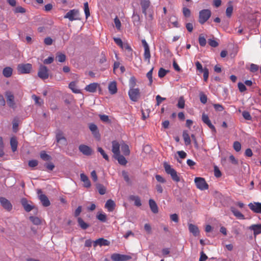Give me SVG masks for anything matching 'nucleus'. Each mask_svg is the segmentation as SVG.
Here are the masks:
<instances>
[{
	"label": "nucleus",
	"mask_w": 261,
	"mask_h": 261,
	"mask_svg": "<svg viewBox=\"0 0 261 261\" xmlns=\"http://www.w3.org/2000/svg\"><path fill=\"white\" fill-rule=\"evenodd\" d=\"M54 58L53 57H49L47 59H45L43 61L44 64H49L53 62Z\"/></svg>",
	"instance_id": "69168bd1"
},
{
	"label": "nucleus",
	"mask_w": 261,
	"mask_h": 261,
	"mask_svg": "<svg viewBox=\"0 0 261 261\" xmlns=\"http://www.w3.org/2000/svg\"><path fill=\"white\" fill-rule=\"evenodd\" d=\"M177 107L178 108L183 109L185 107V100L183 97H180L178 101Z\"/></svg>",
	"instance_id": "8fccbe9b"
},
{
	"label": "nucleus",
	"mask_w": 261,
	"mask_h": 261,
	"mask_svg": "<svg viewBox=\"0 0 261 261\" xmlns=\"http://www.w3.org/2000/svg\"><path fill=\"white\" fill-rule=\"evenodd\" d=\"M77 222L79 226L83 229H86L89 226V224L85 222L80 217L77 218Z\"/></svg>",
	"instance_id": "c9c22d12"
},
{
	"label": "nucleus",
	"mask_w": 261,
	"mask_h": 261,
	"mask_svg": "<svg viewBox=\"0 0 261 261\" xmlns=\"http://www.w3.org/2000/svg\"><path fill=\"white\" fill-rule=\"evenodd\" d=\"M242 115L244 119L247 120H250L252 118L250 113L247 111L243 112Z\"/></svg>",
	"instance_id": "052dcab7"
},
{
	"label": "nucleus",
	"mask_w": 261,
	"mask_h": 261,
	"mask_svg": "<svg viewBox=\"0 0 261 261\" xmlns=\"http://www.w3.org/2000/svg\"><path fill=\"white\" fill-rule=\"evenodd\" d=\"M202 121L205 123L211 129V130L214 132H216V129L215 127L212 124L211 120H210L208 116L207 115L203 113L202 115Z\"/></svg>",
	"instance_id": "ddd939ff"
},
{
	"label": "nucleus",
	"mask_w": 261,
	"mask_h": 261,
	"mask_svg": "<svg viewBox=\"0 0 261 261\" xmlns=\"http://www.w3.org/2000/svg\"><path fill=\"white\" fill-rule=\"evenodd\" d=\"M156 106H159L163 101L166 100V98L162 97L160 95H158L156 96Z\"/></svg>",
	"instance_id": "4d7b16f0"
},
{
	"label": "nucleus",
	"mask_w": 261,
	"mask_h": 261,
	"mask_svg": "<svg viewBox=\"0 0 261 261\" xmlns=\"http://www.w3.org/2000/svg\"><path fill=\"white\" fill-rule=\"evenodd\" d=\"M0 202L3 208L7 211H10L12 210V205L11 204V202L6 198L1 197Z\"/></svg>",
	"instance_id": "9b49d317"
},
{
	"label": "nucleus",
	"mask_w": 261,
	"mask_h": 261,
	"mask_svg": "<svg viewBox=\"0 0 261 261\" xmlns=\"http://www.w3.org/2000/svg\"><path fill=\"white\" fill-rule=\"evenodd\" d=\"M200 100L201 103L205 104L207 102V96L203 92H200L199 94Z\"/></svg>",
	"instance_id": "09e8293b"
},
{
	"label": "nucleus",
	"mask_w": 261,
	"mask_h": 261,
	"mask_svg": "<svg viewBox=\"0 0 261 261\" xmlns=\"http://www.w3.org/2000/svg\"><path fill=\"white\" fill-rule=\"evenodd\" d=\"M112 151L113 152L114 156L120 154V145L116 141H113L112 142Z\"/></svg>",
	"instance_id": "a211bd4d"
},
{
	"label": "nucleus",
	"mask_w": 261,
	"mask_h": 261,
	"mask_svg": "<svg viewBox=\"0 0 261 261\" xmlns=\"http://www.w3.org/2000/svg\"><path fill=\"white\" fill-rule=\"evenodd\" d=\"M81 180L84 183V187L89 188L91 186V182L88 176L84 173L80 174Z\"/></svg>",
	"instance_id": "6ab92c4d"
},
{
	"label": "nucleus",
	"mask_w": 261,
	"mask_h": 261,
	"mask_svg": "<svg viewBox=\"0 0 261 261\" xmlns=\"http://www.w3.org/2000/svg\"><path fill=\"white\" fill-rule=\"evenodd\" d=\"M250 209L254 213L261 214V203L254 202L248 204Z\"/></svg>",
	"instance_id": "f8f14e48"
},
{
	"label": "nucleus",
	"mask_w": 261,
	"mask_h": 261,
	"mask_svg": "<svg viewBox=\"0 0 261 261\" xmlns=\"http://www.w3.org/2000/svg\"><path fill=\"white\" fill-rule=\"evenodd\" d=\"M208 43L210 46L214 47H217L218 45V43L213 39H209L208 40Z\"/></svg>",
	"instance_id": "0e129e2a"
},
{
	"label": "nucleus",
	"mask_w": 261,
	"mask_h": 261,
	"mask_svg": "<svg viewBox=\"0 0 261 261\" xmlns=\"http://www.w3.org/2000/svg\"><path fill=\"white\" fill-rule=\"evenodd\" d=\"M64 17L68 18L71 21L80 20L79 11L76 9L70 10L66 14Z\"/></svg>",
	"instance_id": "20e7f679"
},
{
	"label": "nucleus",
	"mask_w": 261,
	"mask_h": 261,
	"mask_svg": "<svg viewBox=\"0 0 261 261\" xmlns=\"http://www.w3.org/2000/svg\"><path fill=\"white\" fill-rule=\"evenodd\" d=\"M142 43L144 48V58L145 60H147L148 62H150V53L148 44L145 39L142 40Z\"/></svg>",
	"instance_id": "1a4fd4ad"
},
{
	"label": "nucleus",
	"mask_w": 261,
	"mask_h": 261,
	"mask_svg": "<svg viewBox=\"0 0 261 261\" xmlns=\"http://www.w3.org/2000/svg\"><path fill=\"white\" fill-rule=\"evenodd\" d=\"M13 69L11 67H5L3 70V74L6 77H9L12 74Z\"/></svg>",
	"instance_id": "cd10ccee"
},
{
	"label": "nucleus",
	"mask_w": 261,
	"mask_h": 261,
	"mask_svg": "<svg viewBox=\"0 0 261 261\" xmlns=\"http://www.w3.org/2000/svg\"><path fill=\"white\" fill-rule=\"evenodd\" d=\"M97 218L100 221L105 222L107 221V215L104 213H99L97 215Z\"/></svg>",
	"instance_id": "c03bdc74"
},
{
	"label": "nucleus",
	"mask_w": 261,
	"mask_h": 261,
	"mask_svg": "<svg viewBox=\"0 0 261 261\" xmlns=\"http://www.w3.org/2000/svg\"><path fill=\"white\" fill-rule=\"evenodd\" d=\"M249 229L253 231L255 237L261 233V224H253L249 226Z\"/></svg>",
	"instance_id": "f3484780"
},
{
	"label": "nucleus",
	"mask_w": 261,
	"mask_h": 261,
	"mask_svg": "<svg viewBox=\"0 0 261 261\" xmlns=\"http://www.w3.org/2000/svg\"><path fill=\"white\" fill-rule=\"evenodd\" d=\"M39 199L40 200L42 205L44 206H48L50 204V201L47 196L44 194H41L39 196Z\"/></svg>",
	"instance_id": "412c9836"
},
{
	"label": "nucleus",
	"mask_w": 261,
	"mask_h": 261,
	"mask_svg": "<svg viewBox=\"0 0 261 261\" xmlns=\"http://www.w3.org/2000/svg\"><path fill=\"white\" fill-rule=\"evenodd\" d=\"M198 41L200 45L201 46H204L206 44V40L205 38L201 35H200L199 37Z\"/></svg>",
	"instance_id": "de8ad7c7"
},
{
	"label": "nucleus",
	"mask_w": 261,
	"mask_h": 261,
	"mask_svg": "<svg viewBox=\"0 0 261 261\" xmlns=\"http://www.w3.org/2000/svg\"><path fill=\"white\" fill-rule=\"evenodd\" d=\"M233 147L234 149L237 152H238V151H240L241 149V144L238 141H235L233 143Z\"/></svg>",
	"instance_id": "3c124183"
},
{
	"label": "nucleus",
	"mask_w": 261,
	"mask_h": 261,
	"mask_svg": "<svg viewBox=\"0 0 261 261\" xmlns=\"http://www.w3.org/2000/svg\"><path fill=\"white\" fill-rule=\"evenodd\" d=\"M167 72V70H166L163 68H161L159 71L158 75L160 78H162L166 75Z\"/></svg>",
	"instance_id": "864d4df0"
},
{
	"label": "nucleus",
	"mask_w": 261,
	"mask_h": 261,
	"mask_svg": "<svg viewBox=\"0 0 261 261\" xmlns=\"http://www.w3.org/2000/svg\"><path fill=\"white\" fill-rule=\"evenodd\" d=\"M231 211L232 212L233 214L238 219H244V216L238 210H236L234 208H231Z\"/></svg>",
	"instance_id": "7c9ffc66"
},
{
	"label": "nucleus",
	"mask_w": 261,
	"mask_h": 261,
	"mask_svg": "<svg viewBox=\"0 0 261 261\" xmlns=\"http://www.w3.org/2000/svg\"><path fill=\"white\" fill-rule=\"evenodd\" d=\"M110 243L107 240L104 239L103 238H99L93 242V246L94 247L97 246H109Z\"/></svg>",
	"instance_id": "2eb2a0df"
},
{
	"label": "nucleus",
	"mask_w": 261,
	"mask_h": 261,
	"mask_svg": "<svg viewBox=\"0 0 261 261\" xmlns=\"http://www.w3.org/2000/svg\"><path fill=\"white\" fill-rule=\"evenodd\" d=\"M22 204L25 211L29 212H30L33 208V206L29 204L25 199L22 200Z\"/></svg>",
	"instance_id": "473e14b6"
},
{
	"label": "nucleus",
	"mask_w": 261,
	"mask_h": 261,
	"mask_svg": "<svg viewBox=\"0 0 261 261\" xmlns=\"http://www.w3.org/2000/svg\"><path fill=\"white\" fill-rule=\"evenodd\" d=\"M212 15L209 9H203L200 11L199 13V22L203 24L210 18Z\"/></svg>",
	"instance_id": "f03ea898"
},
{
	"label": "nucleus",
	"mask_w": 261,
	"mask_h": 261,
	"mask_svg": "<svg viewBox=\"0 0 261 261\" xmlns=\"http://www.w3.org/2000/svg\"><path fill=\"white\" fill-rule=\"evenodd\" d=\"M189 229L190 232L192 233L194 236H197L199 233L198 228L194 224H189Z\"/></svg>",
	"instance_id": "393cba45"
},
{
	"label": "nucleus",
	"mask_w": 261,
	"mask_h": 261,
	"mask_svg": "<svg viewBox=\"0 0 261 261\" xmlns=\"http://www.w3.org/2000/svg\"><path fill=\"white\" fill-rule=\"evenodd\" d=\"M97 151L101 154V155L106 160L109 161L108 155L106 153L105 151L101 147H98L97 148Z\"/></svg>",
	"instance_id": "49530a36"
},
{
	"label": "nucleus",
	"mask_w": 261,
	"mask_h": 261,
	"mask_svg": "<svg viewBox=\"0 0 261 261\" xmlns=\"http://www.w3.org/2000/svg\"><path fill=\"white\" fill-rule=\"evenodd\" d=\"M195 66L196 67L197 70L200 73H202L203 72L204 69H203L201 64L199 61H197L195 63Z\"/></svg>",
	"instance_id": "680f3d73"
},
{
	"label": "nucleus",
	"mask_w": 261,
	"mask_h": 261,
	"mask_svg": "<svg viewBox=\"0 0 261 261\" xmlns=\"http://www.w3.org/2000/svg\"><path fill=\"white\" fill-rule=\"evenodd\" d=\"M84 12L85 13L86 17L87 18L90 15V11L89 9L88 3L85 2L84 4Z\"/></svg>",
	"instance_id": "37998d69"
},
{
	"label": "nucleus",
	"mask_w": 261,
	"mask_h": 261,
	"mask_svg": "<svg viewBox=\"0 0 261 261\" xmlns=\"http://www.w3.org/2000/svg\"><path fill=\"white\" fill-rule=\"evenodd\" d=\"M108 89H109V92L111 94H115L117 91V85H116V82H115V81L111 82L109 84Z\"/></svg>",
	"instance_id": "4be33fe9"
},
{
	"label": "nucleus",
	"mask_w": 261,
	"mask_h": 261,
	"mask_svg": "<svg viewBox=\"0 0 261 261\" xmlns=\"http://www.w3.org/2000/svg\"><path fill=\"white\" fill-rule=\"evenodd\" d=\"M131 257L128 255L114 253L111 255V259L113 261H126L130 259Z\"/></svg>",
	"instance_id": "6e6552de"
},
{
	"label": "nucleus",
	"mask_w": 261,
	"mask_h": 261,
	"mask_svg": "<svg viewBox=\"0 0 261 261\" xmlns=\"http://www.w3.org/2000/svg\"><path fill=\"white\" fill-rule=\"evenodd\" d=\"M18 142L15 137H12L10 139V145L12 150L15 152L17 150Z\"/></svg>",
	"instance_id": "c85d7f7f"
},
{
	"label": "nucleus",
	"mask_w": 261,
	"mask_h": 261,
	"mask_svg": "<svg viewBox=\"0 0 261 261\" xmlns=\"http://www.w3.org/2000/svg\"><path fill=\"white\" fill-rule=\"evenodd\" d=\"M132 19H133V23L135 25L138 26L140 24V23H141L140 17L139 15L138 14H137V13H136L135 11H134V13H133V14L132 16Z\"/></svg>",
	"instance_id": "bb28decb"
},
{
	"label": "nucleus",
	"mask_w": 261,
	"mask_h": 261,
	"mask_svg": "<svg viewBox=\"0 0 261 261\" xmlns=\"http://www.w3.org/2000/svg\"><path fill=\"white\" fill-rule=\"evenodd\" d=\"M184 15L186 17H189L191 15V11L187 8L184 7L182 9Z\"/></svg>",
	"instance_id": "6e6d98bb"
},
{
	"label": "nucleus",
	"mask_w": 261,
	"mask_h": 261,
	"mask_svg": "<svg viewBox=\"0 0 261 261\" xmlns=\"http://www.w3.org/2000/svg\"><path fill=\"white\" fill-rule=\"evenodd\" d=\"M7 101L8 105L12 108L15 107L14 97L11 92L6 93Z\"/></svg>",
	"instance_id": "dca6fc26"
},
{
	"label": "nucleus",
	"mask_w": 261,
	"mask_h": 261,
	"mask_svg": "<svg viewBox=\"0 0 261 261\" xmlns=\"http://www.w3.org/2000/svg\"><path fill=\"white\" fill-rule=\"evenodd\" d=\"M30 220L35 225H39L41 223L40 219L37 217L31 216L30 217Z\"/></svg>",
	"instance_id": "79ce46f5"
},
{
	"label": "nucleus",
	"mask_w": 261,
	"mask_h": 261,
	"mask_svg": "<svg viewBox=\"0 0 261 261\" xmlns=\"http://www.w3.org/2000/svg\"><path fill=\"white\" fill-rule=\"evenodd\" d=\"M56 58L59 62H64L66 60V56L61 53H58Z\"/></svg>",
	"instance_id": "4c0bfd02"
},
{
	"label": "nucleus",
	"mask_w": 261,
	"mask_h": 261,
	"mask_svg": "<svg viewBox=\"0 0 261 261\" xmlns=\"http://www.w3.org/2000/svg\"><path fill=\"white\" fill-rule=\"evenodd\" d=\"M37 74L40 79L43 80H46L49 77V70L45 65L40 64Z\"/></svg>",
	"instance_id": "7ed1b4c3"
},
{
	"label": "nucleus",
	"mask_w": 261,
	"mask_h": 261,
	"mask_svg": "<svg viewBox=\"0 0 261 261\" xmlns=\"http://www.w3.org/2000/svg\"><path fill=\"white\" fill-rule=\"evenodd\" d=\"M238 88L240 92H243L246 90V86L243 83L240 82L238 83Z\"/></svg>",
	"instance_id": "774afa93"
},
{
	"label": "nucleus",
	"mask_w": 261,
	"mask_h": 261,
	"mask_svg": "<svg viewBox=\"0 0 261 261\" xmlns=\"http://www.w3.org/2000/svg\"><path fill=\"white\" fill-rule=\"evenodd\" d=\"M258 70V66L254 64H251L250 65V70L252 72H255Z\"/></svg>",
	"instance_id": "e2e57ef3"
},
{
	"label": "nucleus",
	"mask_w": 261,
	"mask_h": 261,
	"mask_svg": "<svg viewBox=\"0 0 261 261\" xmlns=\"http://www.w3.org/2000/svg\"><path fill=\"white\" fill-rule=\"evenodd\" d=\"M146 19L148 21H151L153 19V12L150 10L147 12L146 16H145Z\"/></svg>",
	"instance_id": "5fc2aeb1"
},
{
	"label": "nucleus",
	"mask_w": 261,
	"mask_h": 261,
	"mask_svg": "<svg viewBox=\"0 0 261 261\" xmlns=\"http://www.w3.org/2000/svg\"><path fill=\"white\" fill-rule=\"evenodd\" d=\"M136 85V79L134 76H132L129 80L128 86L129 89L135 88Z\"/></svg>",
	"instance_id": "58836bf2"
},
{
	"label": "nucleus",
	"mask_w": 261,
	"mask_h": 261,
	"mask_svg": "<svg viewBox=\"0 0 261 261\" xmlns=\"http://www.w3.org/2000/svg\"><path fill=\"white\" fill-rule=\"evenodd\" d=\"M69 88L75 93H79L80 92V90L77 88L75 82H71L69 84Z\"/></svg>",
	"instance_id": "f704fd0d"
},
{
	"label": "nucleus",
	"mask_w": 261,
	"mask_h": 261,
	"mask_svg": "<svg viewBox=\"0 0 261 261\" xmlns=\"http://www.w3.org/2000/svg\"><path fill=\"white\" fill-rule=\"evenodd\" d=\"M79 150L85 155H90L92 153V149L88 146L82 144L79 147Z\"/></svg>",
	"instance_id": "9d476101"
},
{
	"label": "nucleus",
	"mask_w": 261,
	"mask_h": 261,
	"mask_svg": "<svg viewBox=\"0 0 261 261\" xmlns=\"http://www.w3.org/2000/svg\"><path fill=\"white\" fill-rule=\"evenodd\" d=\"M115 207V203L113 200L109 199L105 204V208H106L109 212H112Z\"/></svg>",
	"instance_id": "aec40b11"
},
{
	"label": "nucleus",
	"mask_w": 261,
	"mask_h": 261,
	"mask_svg": "<svg viewBox=\"0 0 261 261\" xmlns=\"http://www.w3.org/2000/svg\"><path fill=\"white\" fill-rule=\"evenodd\" d=\"M149 205L151 211L153 213L156 214L158 213V207L154 200L151 199H149Z\"/></svg>",
	"instance_id": "5701e85b"
},
{
	"label": "nucleus",
	"mask_w": 261,
	"mask_h": 261,
	"mask_svg": "<svg viewBox=\"0 0 261 261\" xmlns=\"http://www.w3.org/2000/svg\"><path fill=\"white\" fill-rule=\"evenodd\" d=\"M32 66L31 64H22L18 65L17 70L19 73H29L31 71Z\"/></svg>",
	"instance_id": "0eeeda50"
},
{
	"label": "nucleus",
	"mask_w": 261,
	"mask_h": 261,
	"mask_svg": "<svg viewBox=\"0 0 261 261\" xmlns=\"http://www.w3.org/2000/svg\"><path fill=\"white\" fill-rule=\"evenodd\" d=\"M194 181L197 188L201 190H207L208 188V186L203 178L196 177Z\"/></svg>",
	"instance_id": "423d86ee"
},
{
	"label": "nucleus",
	"mask_w": 261,
	"mask_h": 261,
	"mask_svg": "<svg viewBox=\"0 0 261 261\" xmlns=\"http://www.w3.org/2000/svg\"><path fill=\"white\" fill-rule=\"evenodd\" d=\"M121 149L122 152L124 155H127L129 154L130 151L129 147L127 145L125 144H122L121 146Z\"/></svg>",
	"instance_id": "e433bc0d"
},
{
	"label": "nucleus",
	"mask_w": 261,
	"mask_h": 261,
	"mask_svg": "<svg viewBox=\"0 0 261 261\" xmlns=\"http://www.w3.org/2000/svg\"><path fill=\"white\" fill-rule=\"evenodd\" d=\"M96 188L100 195H103L106 192V188L101 184H97Z\"/></svg>",
	"instance_id": "ea45409f"
},
{
	"label": "nucleus",
	"mask_w": 261,
	"mask_h": 261,
	"mask_svg": "<svg viewBox=\"0 0 261 261\" xmlns=\"http://www.w3.org/2000/svg\"><path fill=\"white\" fill-rule=\"evenodd\" d=\"M140 5L142 8V13L146 16L147 12L148 11L150 6V2L149 0H140Z\"/></svg>",
	"instance_id": "4468645a"
},
{
	"label": "nucleus",
	"mask_w": 261,
	"mask_h": 261,
	"mask_svg": "<svg viewBox=\"0 0 261 261\" xmlns=\"http://www.w3.org/2000/svg\"><path fill=\"white\" fill-rule=\"evenodd\" d=\"M203 73V79L205 82L207 81L209 74V71L207 68H205L202 72Z\"/></svg>",
	"instance_id": "bf43d9fd"
},
{
	"label": "nucleus",
	"mask_w": 261,
	"mask_h": 261,
	"mask_svg": "<svg viewBox=\"0 0 261 261\" xmlns=\"http://www.w3.org/2000/svg\"><path fill=\"white\" fill-rule=\"evenodd\" d=\"M128 93L129 98L133 101H137L140 97V89L138 88L129 89Z\"/></svg>",
	"instance_id": "39448f33"
},
{
	"label": "nucleus",
	"mask_w": 261,
	"mask_h": 261,
	"mask_svg": "<svg viewBox=\"0 0 261 261\" xmlns=\"http://www.w3.org/2000/svg\"><path fill=\"white\" fill-rule=\"evenodd\" d=\"M129 199L131 200L134 201L135 205L137 206L141 205L142 203L140 198L138 196L132 195L130 196Z\"/></svg>",
	"instance_id": "72a5a7b5"
},
{
	"label": "nucleus",
	"mask_w": 261,
	"mask_h": 261,
	"mask_svg": "<svg viewBox=\"0 0 261 261\" xmlns=\"http://www.w3.org/2000/svg\"><path fill=\"white\" fill-rule=\"evenodd\" d=\"M32 98L34 100L36 104L41 106L43 103V100L35 95H32Z\"/></svg>",
	"instance_id": "a18cd8bd"
},
{
	"label": "nucleus",
	"mask_w": 261,
	"mask_h": 261,
	"mask_svg": "<svg viewBox=\"0 0 261 261\" xmlns=\"http://www.w3.org/2000/svg\"><path fill=\"white\" fill-rule=\"evenodd\" d=\"M99 118L104 122H108L110 121L108 116L106 115H99Z\"/></svg>",
	"instance_id": "338daca9"
},
{
	"label": "nucleus",
	"mask_w": 261,
	"mask_h": 261,
	"mask_svg": "<svg viewBox=\"0 0 261 261\" xmlns=\"http://www.w3.org/2000/svg\"><path fill=\"white\" fill-rule=\"evenodd\" d=\"M153 68H152L147 73L146 76L149 81V85H151L152 83V71Z\"/></svg>",
	"instance_id": "603ef678"
},
{
	"label": "nucleus",
	"mask_w": 261,
	"mask_h": 261,
	"mask_svg": "<svg viewBox=\"0 0 261 261\" xmlns=\"http://www.w3.org/2000/svg\"><path fill=\"white\" fill-rule=\"evenodd\" d=\"M164 167L166 172L168 174L170 175L172 179L174 181L176 182H178L180 181V177L177 174V172L173 168H172L170 165L167 163H165L164 164Z\"/></svg>",
	"instance_id": "f257e3e1"
},
{
	"label": "nucleus",
	"mask_w": 261,
	"mask_h": 261,
	"mask_svg": "<svg viewBox=\"0 0 261 261\" xmlns=\"http://www.w3.org/2000/svg\"><path fill=\"white\" fill-rule=\"evenodd\" d=\"M40 158L45 161H49L51 159V156L47 154L44 151H42L40 152Z\"/></svg>",
	"instance_id": "a19ab883"
},
{
	"label": "nucleus",
	"mask_w": 261,
	"mask_h": 261,
	"mask_svg": "<svg viewBox=\"0 0 261 261\" xmlns=\"http://www.w3.org/2000/svg\"><path fill=\"white\" fill-rule=\"evenodd\" d=\"M183 139L185 141V143L186 145H189L191 144V139L190 136L188 133L186 131H184L182 134Z\"/></svg>",
	"instance_id": "c756f323"
},
{
	"label": "nucleus",
	"mask_w": 261,
	"mask_h": 261,
	"mask_svg": "<svg viewBox=\"0 0 261 261\" xmlns=\"http://www.w3.org/2000/svg\"><path fill=\"white\" fill-rule=\"evenodd\" d=\"M114 40L118 46H119L121 48H123V43L120 38H114Z\"/></svg>",
	"instance_id": "13d9d810"
},
{
	"label": "nucleus",
	"mask_w": 261,
	"mask_h": 261,
	"mask_svg": "<svg viewBox=\"0 0 261 261\" xmlns=\"http://www.w3.org/2000/svg\"><path fill=\"white\" fill-rule=\"evenodd\" d=\"M115 158L117 160L118 163L122 165H125L127 163L125 158L120 154L115 156Z\"/></svg>",
	"instance_id": "2f4dec72"
},
{
	"label": "nucleus",
	"mask_w": 261,
	"mask_h": 261,
	"mask_svg": "<svg viewBox=\"0 0 261 261\" xmlns=\"http://www.w3.org/2000/svg\"><path fill=\"white\" fill-rule=\"evenodd\" d=\"M89 129L95 137L99 138V134L98 131V128L95 124L93 123L90 124L89 125Z\"/></svg>",
	"instance_id": "a878e982"
},
{
	"label": "nucleus",
	"mask_w": 261,
	"mask_h": 261,
	"mask_svg": "<svg viewBox=\"0 0 261 261\" xmlns=\"http://www.w3.org/2000/svg\"><path fill=\"white\" fill-rule=\"evenodd\" d=\"M98 86V84L97 83H91L88 85H87L85 89L88 92L93 93L96 91L97 87Z\"/></svg>",
	"instance_id": "b1692460"
}]
</instances>
